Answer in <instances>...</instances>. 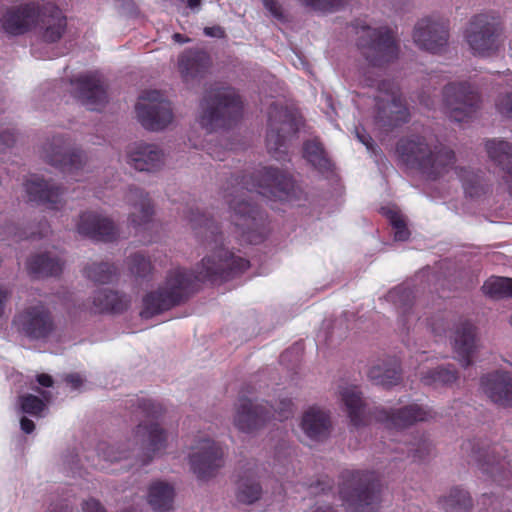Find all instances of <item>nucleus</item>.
<instances>
[{
    "instance_id": "obj_7",
    "label": "nucleus",
    "mask_w": 512,
    "mask_h": 512,
    "mask_svg": "<svg viewBox=\"0 0 512 512\" xmlns=\"http://www.w3.org/2000/svg\"><path fill=\"white\" fill-rule=\"evenodd\" d=\"M461 450L468 462L475 464L487 481L502 484L511 474V462L500 446L467 440L462 443Z\"/></svg>"
},
{
    "instance_id": "obj_29",
    "label": "nucleus",
    "mask_w": 512,
    "mask_h": 512,
    "mask_svg": "<svg viewBox=\"0 0 512 512\" xmlns=\"http://www.w3.org/2000/svg\"><path fill=\"white\" fill-rule=\"evenodd\" d=\"M269 418V410L262 404L241 399L235 418L236 426L244 432H253L262 427Z\"/></svg>"
},
{
    "instance_id": "obj_52",
    "label": "nucleus",
    "mask_w": 512,
    "mask_h": 512,
    "mask_svg": "<svg viewBox=\"0 0 512 512\" xmlns=\"http://www.w3.org/2000/svg\"><path fill=\"white\" fill-rule=\"evenodd\" d=\"M15 142L14 129L10 126L0 125V152H4Z\"/></svg>"
},
{
    "instance_id": "obj_3",
    "label": "nucleus",
    "mask_w": 512,
    "mask_h": 512,
    "mask_svg": "<svg viewBox=\"0 0 512 512\" xmlns=\"http://www.w3.org/2000/svg\"><path fill=\"white\" fill-rule=\"evenodd\" d=\"M0 22L10 35H22L38 29L43 40L51 43L58 41L66 29V17L54 0H32L12 7Z\"/></svg>"
},
{
    "instance_id": "obj_35",
    "label": "nucleus",
    "mask_w": 512,
    "mask_h": 512,
    "mask_svg": "<svg viewBox=\"0 0 512 512\" xmlns=\"http://www.w3.org/2000/svg\"><path fill=\"white\" fill-rule=\"evenodd\" d=\"M419 376L423 385L432 387L450 386L458 379V373L453 365L422 369Z\"/></svg>"
},
{
    "instance_id": "obj_33",
    "label": "nucleus",
    "mask_w": 512,
    "mask_h": 512,
    "mask_svg": "<svg viewBox=\"0 0 512 512\" xmlns=\"http://www.w3.org/2000/svg\"><path fill=\"white\" fill-rule=\"evenodd\" d=\"M174 487L163 481H155L150 484L147 493V501L155 512H169L174 507Z\"/></svg>"
},
{
    "instance_id": "obj_26",
    "label": "nucleus",
    "mask_w": 512,
    "mask_h": 512,
    "mask_svg": "<svg viewBox=\"0 0 512 512\" xmlns=\"http://www.w3.org/2000/svg\"><path fill=\"white\" fill-rule=\"evenodd\" d=\"M454 352L464 367L472 363V356L479 348L477 328L469 321L459 322L451 336Z\"/></svg>"
},
{
    "instance_id": "obj_16",
    "label": "nucleus",
    "mask_w": 512,
    "mask_h": 512,
    "mask_svg": "<svg viewBox=\"0 0 512 512\" xmlns=\"http://www.w3.org/2000/svg\"><path fill=\"white\" fill-rule=\"evenodd\" d=\"M221 449L208 437H198L190 447L188 461L199 480L213 477L220 467Z\"/></svg>"
},
{
    "instance_id": "obj_46",
    "label": "nucleus",
    "mask_w": 512,
    "mask_h": 512,
    "mask_svg": "<svg viewBox=\"0 0 512 512\" xmlns=\"http://www.w3.org/2000/svg\"><path fill=\"white\" fill-rule=\"evenodd\" d=\"M249 268V261L242 256L226 253V282L238 277Z\"/></svg>"
},
{
    "instance_id": "obj_8",
    "label": "nucleus",
    "mask_w": 512,
    "mask_h": 512,
    "mask_svg": "<svg viewBox=\"0 0 512 512\" xmlns=\"http://www.w3.org/2000/svg\"><path fill=\"white\" fill-rule=\"evenodd\" d=\"M299 119L288 108L272 104L268 111L266 148L276 160H283L288 151V140L299 127Z\"/></svg>"
},
{
    "instance_id": "obj_47",
    "label": "nucleus",
    "mask_w": 512,
    "mask_h": 512,
    "mask_svg": "<svg viewBox=\"0 0 512 512\" xmlns=\"http://www.w3.org/2000/svg\"><path fill=\"white\" fill-rule=\"evenodd\" d=\"M302 5L321 12H334L343 8L346 0H298Z\"/></svg>"
},
{
    "instance_id": "obj_30",
    "label": "nucleus",
    "mask_w": 512,
    "mask_h": 512,
    "mask_svg": "<svg viewBox=\"0 0 512 512\" xmlns=\"http://www.w3.org/2000/svg\"><path fill=\"white\" fill-rule=\"evenodd\" d=\"M212 57L202 49H187L178 59V67L185 80L198 77L210 70Z\"/></svg>"
},
{
    "instance_id": "obj_45",
    "label": "nucleus",
    "mask_w": 512,
    "mask_h": 512,
    "mask_svg": "<svg viewBox=\"0 0 512 512\" xmlns=\"http://www.w3.org/2000/svg\"><path fill=\"white\" fill-rule=\"evenodd\" d=\"M19 405L23 413L41 417L46 408L45 402L35 395H25L19 398Z\"/></svg>"
},
{
    "instance_id": "obj_14",
    "label": "nucleus",
    "mask_w": 512,
    "mask_h": 512,
    "mask_svg": "<svg viewBox=\"0 0 512 512\" xmlns=\"http://www.w3.org/2000/svg\"><path fill=\"white\" fill-rule=\"evenodd\" d=\"M443 101L456 122L472 117L480 107V95L469 82H451L443 88Z\"/></svg>"
},
{
    "instance_id": "obj_31",
    "label": "nucleus",
    "mask_w": 512,
    "mask_h": 512,
    "mask_svg": "<svg viewBox=\"0 0 512 512\" xmlns=\"http://www.w3.org/2000/svg\"><path fill=\"white\" fill-rule=\"evenodd\" d=\"M331 427L330 416L322 409L312 407L302 417L301 428L305 435L312 440L326 439L330 434Z\"/></svg>"
},
{
    "instance_id": "obj_13",
    "label": "nucleus",
    "mask_w": 512,
    "mask_h": 512,
    "mask_svg": "<svg viewBox=\"0 0 512 512\" xmlns=\"http://www.w3.org/2000/svg\"><path fill=\"white\" fill-rule=\"evenodd\" d=\"M449 20L430 15L419 19L413 29V42L424 51L432 54L443 53L449 43L450 37Z\"/></svg>"
},
{
    "instance_id": "obj_39",
    "label": "nucleus",
    "mask_w": 512,
    "mask_h": 512,
    "mask_svg": "<svg viewBox=\"0 0 512 512\" xmlns=\"http://www.w3.org/2000/svg\"><path fill=\"white\" fill-rule=\"evenodd\" d=\"M262 487L253 476L242 477L237 484L236 496L238 501L245 504H252L260 499Z\"/></svg>"
},
{
    "instance_id": "obj_19",
    "label": "nucleus",
    "mask_w": 512,
    "mask_h": 512,
    "mask_svg": "<svg viewBox=\"0 0 512 512\" xmlns=\"http://www.w3.org/2000/svg\"><path fill=\"white\" fill-rule=\"evenodd\" d=\"M374 418L389 429H404L417 422L432 418L433 411L426 406L413 403L399 409L377 407L373 412Z\"/></svg>"
},
{
    "instance_id": "obj_40",
    "label": "nucleus",
    "mask_w": 512,
    "mask_h": 512,
    "mask_svg": "<svg viewBox=\"0 0 512 512\" xmlns=\"http://www.w3.org/2000/svg\"><path fill=\"white\" fill-rule=\"evenodd\" d=\"M472 507L470 495L462 489H453L443 499V508L446 512H469Z\"/></svg>"
},
{
    "instance_id": "obj_32",
    "label": "nucleus",
    "mask_w": 512,
    "mask_h": 512,
    "mask_svg": "<svg viewBox=\"0 0 512 512\" xmlns=\"http://www.w3.org/2000/svg\"><path fill=\"white\" fill-rule=\"evenodd\" d=\"M338 394L353 425H362L364 423L365 403L359 388L349 384L340 385Z\"/></svg>"
},
{
    "instance_id": "obj_27",
    "label": "nucleus",
    "mask_w": 512,
    "mask_h": 512,
    "mask_svg": "<svg viewBox=\"0 0 512 512\" xmlns=\"http://www.w3.org/2000/svg\"><path fill=\"white\" fill-rule=\"evenodd\" d=\"M484 393L501 407H512V373L495 371L482 377Z\"/></svg>"
},
{
    "instance_id": "obj_17",
    "label": "nucleus",
    "mask_w": 512,
    "mask_h": 512,
    "mask_svg": "<svg viewBox=\"0 0 512 512\" xmlns=\"http://www.w3.org/2000/svg\"><path fill=\"white\" fill-rule=\"evenodd\" d=\"M15 328L31 339H43L54 328L49 310L41 302L26 306L13 319Z\"/></svg>"
},
{
    "instance_id": "obj_5",
    "label": "nucleus",
    "mask_w": 512,
    "mask_h": 512,
    "mask_svg": "<svg viewBox=\"0 0 512 512\" xmlns=\"http://www.w3.org/2000/svg\"><path fill=\"white\" fill-rule=\"evenodd\" d=\"M504 25L499 15L483 12L473 15L463 29V39L475 57L497 56L503 48Z\"/></svg>"
},
{
    "instance_id": "obj_50",
    "label": "nucleus",
    "mask_w": 512,
    "mask_h": 512,
    "mask_svg": "<svg viewBox=\"0 0 512 512\" xmlns=\"http://www.w3.org/2000/svg\"><path fill=\"white\" fill-rule=\"evenodd\" d=\"M494 107L501 117L512 119V91L499 92L495 97Z\"/></svg>"
},
{
    "instance_id": "obj_36",
    "label": "nucleus",
    "mask_w": 512,
    "mask_h": 512,
    "mask_svg": "<svg viewBox=\"0 0 512 512\" xmlns=\"http://www.w3.org/2000/svg\"><path fill=\"white\" fill-rule=\"evenodd\" d=\"M27 269L36 278L53 276L61 272L62 262L58 257L38 254L28 260Z\"/></svg>"
},
{
    "instance_id": "obj_59",
    "label": "nucleus",
    "mask_w": 512,
    "mask_h": 512,
    "mask_svg": "<svg viewBox=\"0 0 512 512\" xmlns=\"http://www.w3.org/2000/svg\"><path fill=\"white\" fill-rule=\"evenodd\" d=\"M20 427L24 433L30 434L34 431L35 425L32 420H30L26 417H22L20 420Z\"/></svg>"
},
{
    "instance_id": "obj_2",
    "label": "nucleus",
    "mask_w": 512,
    "mask_h": 512,
    "mask_svg": "<svg viewBox=\"0 0 512 512\" xmlns=\"http://www.w3.org/2000/svg\"><path fill=\"white\" fill-rule=\"evenodd\" d=\"M396 151L403 163L418 169L428 180L460 179L465 193L478 197L488 191L482 173L455 166V153L443 144L428 143L424 137L411 136L400 139Z\"/></svg>"
},
{
    "instance_id": "obj_28",
    "label": "nucleus",
    "mask_w": 512,
    "mask_h": 512,
    "mask_svg": "<svg viewBox=\"0 0 512 512\" xmlns=\"http://www.w3.org/2000/svg\"><path fill=\"white\" fill-rule=\"evenodd\" d=\"M489 161L502 173L512 191V142L502 138H489L484 142Z\"/></svg>"
},
{
    "instance_id": "obj_55",
    "label": "nucleus",
    "mask_w": 512,
    "mask_h": 512,
    "mask_svg": "<svg viewBox=\"0 0 512 512\" xmlns=\"http://www.w3.org/2000/svg\"><path fill=\"white\" fill-rule=\"evenodd\" d=\"M67 383L70 385L71 389L78 390L81 389L84 384V379L80 374H70L66 377Z\"/></svg>"
},
{
    "instance_id": "obj_37",
    "label": "nucleus",
    "mask_w": 512,
    "mask_h": 512,
    "mask_svg": "<svg viewBox=\"0 0 512 512\" xmlns=\"http://www.w3.org/2000/svg\"><path fill=\"white\" fill-rule=\"evenodd\" d=\"M130 300L126 295L109 289H100L93 298V304L98 312H121L128 307Z\"/></svg>"
},
{
    "instance_id": "obj_43",
    "label": "nucleus",
    "mask_w": 512,
    "mask_h": 512,
    "mask_svg": "<svg viewBox=\"0 0 512 512\" xmlns=\"http://www.w3.org/2000/svg\"><path fill=\"white\" fill-rule=\"evenodd\" d=\"M85 276L97 283H109L114 280L116 270L108 263H93L84 269Z\"/></svg>"
},
{
    "instance_id": "obj_54",
    "label": "nucleus",
    "mask_w": 512,
    "mask_h": 512,
    "mask_svg": "<svg viewBox=\"0 0 512 512\" xmlns=\"http://www.w3.org/2000/svg\"><path fill=\"white\" fill-rule=\"evenodd\" d=\"M83 512H106L100 502L94 498H90L82 504Z\"/></svg>"
},
{
    "instance_id": "obj_18",
    "label": "nucleus",
    "mask_w": 512,
    "mask_h": 512,
    "mask_svg": "<svg viewBox=\"0 0 512 512\" xmlns=\"http://www.w3.org/2000/svg\"><path fill=\"white\" fill-rule=\"evenodd\" d=\"M229 220L232 225L240 229L243 235H247L250 242L257 241L249 236L264 226L265 217L259 209L247 201L244 194L237 195L229 201Z\"/></svg>"
},
{
    "instance_id": "obj_34",
    "label": "nucleus",
    "mask_w": 512,
    "mask_h": 512,
    "mask_svg": "<svg viewBox=\"0 0 512 512\" xmlns=\"http://www.w3.org/2000/svg\"><path fill=\"white\" fill-rule=\"evenodd\" d=\"M368 376L377 385L394 386L401 379L399 363L395 359L381 361L370 368Z\"/></svg>"
},
{
    "instance_id": "obj_9",
    "label": "nucleus",
    "mask_w": 512,
    "mask_h": 512,
    "mask_svg": "<svg viewBox=\"0 0 512 512\" xmlns=\"http://www.w3.org/2000/svg\"><path fill=\"white\" fill-rule=\"evenodd\" d=\"M374 118L380 127H393L408 121L409 110L394 81L383 80L378 83Z\"/></svg>"
},
{
    "instance_id": "obj_11",
    "label": "nucleus",
    "mask_w": 512,
    "mask_h": 512,
    "mask_svg": "<svg viewBox=\"0 0 512 512\" xmlns=\"http://www.w3.org/2000/svg\"><path fill=\"white\" fill-rule=\"evenodd\" d=\"M240 184L247 191L279 200L287 198L294 187L292 177L287 172L272 166L260 168L249 179L243 177Z\"/></svg>"
},
{
    "instance_id": "obj_62",
    "label": "nucleus",
    "mask_w": 512,
    "mask_h": 512,
    "mask_svg": "<svg viewBox=\"0 0 512 512\" xmlns=\"http://www.w3.org/2000/svg\"><path fill=\"white\" fill-rule=\"evenodd\" d=\"M50 512H72V507L67 503H61L54 506Z\"/></svg>"
},
{
    "instance_id": "obj_57",
    "label": "nucleus",
    "mask_w": 512,
    "mask_h": 512,
    "mask_svg": "<svg viewBox=\"0 0 512 512\" xmlns=\"http://www.w3.org/2000/svg\"><path fill=\"white\" fill-rule=\"evenodd\" d=\"M139 407L148 417H154L157 412L156 406L151 400H141Z\"/></svg>"
},
{
    "instance_id": "obj_12",
    "label": "nucleus",
    "mask_w": 512,
    "mask_h": 512,
    "mask_svg": "<svg viewBox=\"0 0 512 512\" xmlns=\"http://www.w3.org/2000/svg\"><path fill=\"white\" fill-rule=\"evenodd\" d=\"M138 121L150 131H161L173 121L171 103L157 90L144 91L135 106Z\"/></svg>"
},
{
    "instance_id": "obj_38",
    "label": "nucleus",
    "mask_w": 512,
    "mask_h": 512,
    "mask_svg": "<svg viewBox=\"0 0 512 512\" xmlns=\"http://www.w3.org/2000/svg\"><path fill=\"white\" fill-rule=\"evenodd\" d=\"M303 157L320 172L329 171L332 167L326 151L317 139L308 140L304 143Z\"/></svg>"
},
{
    "instance_id": "obj_25",
    "label": "nucleus",
    "mask_w": 512,
    "mask_h": 512,
    "mask_svg": "<svg viewBox=\"0 0 512 512\" xmlns=\"http://www.w3.org/2000/svg\"><path fill=\"white\" fill-rule=\"evenodd\" d=\"M199 123L207 133H213L224 126V90L219 87L206 93L201 102Z\"/></svg>"
},
{
    "instance_id": "obj_44",
    "label": "nucleus",
    "mask_w": 512,
    "mask_h": 512,
    "mask_svg": "<svg viewBox=\"0 0 512 512\" xmlns=\"http://www.w3.org/2000/svg\"><path fill=\"white\" fill-rule=\"evenodd\" d=\"M409 456L415 461H425L433 454V445L426 437H420L410 444Z\"/></svg>"
},
{
    "instance_id": "obj_20",
    "label": "nucleus",
    "mask_w": 512,
    "mask_h": 512,
    "mask_svg": "<svg viewBox=\"0 0 512 512\" xmlns=\"http://www.w3.org/2000/svg\"><path fill=\"white\" fill-rule=\"evenodd\" d=\"M75 97L88 110H100L107 102L106 89L98 72L80 74L71 80Z\"/></svg>"
},
{
    "instance_id": "obj_60",
    "label": "nucleus",
    "mask_w": 512,
    "mask_h": 512,
    "mask_svg": "<svg viewBox=\"0 0 512 512\" xmlns=\"http://www.w3.org/2000/svg\"><path fill=\"white\" fill-rule=\"evenodd\" d=\"M37 382L44 387L52 386L53 380L48 374H40L37 376Z\"/></svg>"
},
{
    "instance_id": "obj_41",
    "label": "nucleus",
    "mask_w": 512,
    "mask_h": 512,
    "mask_svg": "<svg viewBox=\"0 0 512 512\" xmlns=\"http://www.w3.org/2000/svg\"><path fill=\"white\" fill-rule=\"evenodd\" d=\"M226 128L236 124L243 115V102L240 95L233 88L226 87Z\"/></svg>"
},
{
    "instance_id": "obj_15",
    "label": "nucleus",
    "mask_w": 512,
    "mask_h": 512,
    "mask_svg": "<svg viewBox=\"0 0 512 512\" xmlns=\"http://www.w3.org/2000/svg\"><path fill=\"white\" fill-rule=\"evenodd\" d=\"M45 160L69 178L75 181L82 180L84 172V159L80 152L70 149V144L63 136H54L44 147Z\"/></svg>"
},
{
    "instance_id": "obj_61",
    "label": "nucleus",
    "mask_w": 512,
    "mask_h": 512,
    "mask_svg": "<svg viewBox=\"0 0 512 512\" xmlns=\"http://www.w3.org/2000/svg\"><path fill=\"white\" fill-rule=\"evenodd\" d=\"M356 136L359 139V141L364 144L368 149L371 148L372 145V139L369 135L365 133H361L360 131H356Z\"/></svg>"
},
{
    "instance_id": "obj_53",
    "label": "nucleus",
    "mask_w": 512,
    "mask_h": 512,
    "mask_svg": "<svg viewBox=\"0 0 512 512\" xmlns=\"http://www.w3.org/2000/svg\"><path fill=\"white\" fill-rule=\"evenodd\" d=\"M264 7L269 11V13L279 21H285L286 16L281 4L278 0H262Z\"/></svg>"
},
{
    "instance_id": "obj_24",
    "label": "nucleus",
    "mask_w": 512,
    "mask_h": 512,
    "mask_svg": "<svg viewBox=\"0 0 512 512\" xmlns=\"http://www.w3.org/2000/svg\"><path fill=\"white\" fill-rule=\"evenodd\" d=\"M76 230L80 235L96 241H113L117 237V229L114 223L107 217L96 212H84L80 215L76 224Z\"/></svg>"
},
{
    "instance_id": "obj_23",
    "label": "nucleus",
    "mask_w": 512,
    "mask_h": 512,
    "mask_svg": "<svg viewBox=\"0 0 512 512\" xmlns=\"http://www.w3.org/2000/svg\"><path fill=\"white\" fill-rule=\"evenodd\" d=\"M24 187L30 201L42 204L49 210L58 211L63 208V193L54 183L39 175H31Z\"/></svg>"
},
{
    "instance_id": "obj_51",
    "label": "nucleus",
    "mask_w": 512,
    "mask_h": 512,
    "mask_svg": "<svg viewBox=\"0 0 512 512\" xmlns=\"http://www.w3.org/2000/svg\"><path fill=\"white\" fill-rule=\"evenodd\" d=\"M129 269L132 274L145 277L151 271V263L141 254H134L129 258Z\"/></svg>"
},
{
    "instance_id": "obj_6",
    "label": "nucleus",
    "mask_w": 512,
    "mask_h": 512,
    "mask_svg": "<svg viewBox=\"0 0 512 512\" xmlns=\"http://www.w3.org/2000/svg\"><path fill=\"white\" fill-rule=\"evenodd\" d=\"M351 26L357 35V48L369 66L381 68L398 58L399 44L388 27H372L362 20Z\"/></svg>"
},
{
    "instance_id": "obj_49",
    "label": "nucleus",
    "mask_w": 512,
    "mask_h": 512,
    "mask_svg": "<svg viewBox=\"0 0 512 512\" xmlns=\"http://www.w3.org/2000/svg\"><path fill=\"white\" fill-rule=\"evenodd\" d=\"M389 221L394 229V238L397 241H405L409 238L410 232L406 227L405 220L399 213L389 210L387 213Z\"/></svg>"
},
{
    "instance_id": "obj_21",
    "label": "nucleus",
    "mask_w": 512,
    "mask_h": 512,
    "mask_svg": "<svg viewBox=\"0 0 512 512\" xmlns=\"http://www.w3.org/2000/svg\"><path fill=\"white\" fill-rule=\"evenodd\" d=\"M130 166L141 172H156L165 164V153L155 143L135 142L126 151Z\"/></svg>"
},
{
    "instance_id": "obj_1",
    "label": "nucleus",
    "mask_w": 512,
    "mask_h": 512,
    "mask_svg": "<svg viewBox=\"0 0 512 512\" xmlns=\"http://www.w3.org/2000/svg\"><path fill=\"white\" fill-rule=\"evenodd\" d=\"M185 217L195 229L198 227L204 229L205 240L208 243H214L217 250L201 261L196 274L180 267L172 268L166 276L164 285L144 297L141 311L143 318H150L182 302L193 291L196 281L214 283L221 279L224 265L220 223L213 217L192 209Z\"/></svg>"
},
{
    "instance_id": "obj_64",
    "label": "nucleus",
    "mask_w": 512,
    "mask_h": 512,
    "mask_svg": "<svg viewBox=\"0 0 512 512\" xmlns=\"http://www.w3.org/2000/svg\"><path fill=\"white\" fill-rule=\"evenodd\" d=\"M312 512H335L334 509L330 506H320V507H317L314 511Z\"/></svg>"
},
{
    "instance_id": "obj_4",
    "label": "nucleus",
    "mask_w": 512,
    "mask_h": 512,
    "mask_svg": "<svg viewBox=\"0 0 512 512\" xmlns=\"http://www.w3.org/2000/svg\"><path fill=\"white\" fill-rule=\"evenodd\" d=\"M168 435L156 422H142L133 432L132 440L120 445H101L98 457L106 463L123 461L120 469L148 465L167 447Z\"/></svg>"
},
{
    "instance_id": "obj_10",
    "label": "nucleus",
    "mask_w": 512,
    "mask_h": 512,
    "mask_svg": "<svg viewBox=\"0 0 512 512\" xmlns=\"http://www.w3.org/2000/svg\"><path fill=\"white\" fill-rule=\"evenodd\" d=\"M348 512H376L379 503V482L374 473L356 472L340 491Z\"/></svg>"
},
{
    "instance_id": "obj_42",
    "label": "nucleus",
    "mask_w": 512,
    "mask_h": 512,
    "mask_svg": "<svg viewBox=\"0 0 512 512\" xmlns=\"http://www.w3.org/2000/svg\"><path fill=\"white\" fill-rule=\"evenodd\" d=\"M483 292L493 298L512 297V279L491 277L482 286Z\"/></svg>"
},
{
    "instance_id": "obj_63",
    "label": "nucleus",
    "mask_w": 512,
    "mask_h": 512,
    "mask_svg": "<svg viewBox=\"0 0 512 512\" xmlns=\"http://www.w3.org/2000/svg\"><path fill=\"white\" fill-rule=\"evenodd\" d=\"M173 39L175 42H177L179 44L187 43L189 41V39L187 37H185L184 35L179 34V33H175L173 35Z\"/></svg>"
},
{
    "instance_id": "obj_22",
    "label": "nucleus",
    "mask_w": 512,
    "mask_h": 512,
    "mask_svg": "<svg viewBox=\"0 0 512 512\" xmlns=\"http://www.w3.org/2000/svg\"><path fill=\"white\" fill-rule=\"evenodd\" d=\"M125 200L133 208L129 215V223L135 230V234H144L151 230L154 227L153 207L148 195L141 189L130 186L125 194Z\"/></svg>"
},
{
    "instance_id": "obj_58",
    "label": "nucleus",
    "mask_w": 512,
    "mask_h": 512,
    "mask_svg": "<svg viewBox=\"0 0 512 512\" xmlns=\"http://www.w3.org/2000/svg\"><path fill=\"white\" fill-rule=\"evenodd\" d=\"M204 34L208 37L222 38L224 30L220 26L205 27Z\"/></svg>"
},
{
    "instance_id": "obj_48",
    "label": "nucleus",
    "mask_w": 512,
    "mask_h": 512,
    "mask_svg": "<svg viewBox=\"0 0 512 512\" xmlns=\"http://www.w3.org/2000/svg\"><path fill=\"white\" fill-rule=\"evenodd\" d=\"M388 299L405 312L412 305L413 297L410 289L399 286L388 293Z\"/></svg>"
},
{
    "instance_id": "obj_56",
    "label": "nucleus",
    "mask_w": 512,
    "mask_h": 512,
    "mask_svg": "<svg viewBox=\"0 0 512 512\" xmlns=\"http://www.w3.org/2000/svg\"><path fill=\"white\" fill-rule=\"evenodd\" d=\"M11 291L0 284V318L4 315L6 303L10 297Z\"/></svg>"
}]
</instances>
